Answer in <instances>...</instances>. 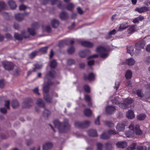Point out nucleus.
<instances>
[{"instance_id":"23","label":"nucleus","mask_w":150,"mask_h":150,"mask_svg":"<svg viewBox=\"0 0 150 150\" xmlns=\"http://www.w3.org/2000/svg\"><path fill=\"white\" fill-rule=\"evenodd\" d=\"M36 104L40 107L44 108L45 107V104L44 101L41 99H38L37 100Z\"/></svg>"},{"instance_id":"24","label":"nucleus","mask_w":150,"mask_h":150,"mask_svg":"<svg viewBox=\"0 0 150 150\" xmlns=\"http://www.w3.org/2000/svg\"><path fill=\"white\" fill-rule=\"evenodd\" d=\"M110 138V136L108 134L107 131L103 132L100 136L101 139H106Z\"/></svg>"},{"instance_id":"31","label":"nucleus","mask_w":150,"mask_h":150,"mask_svg":"<svg viewBox=\"0 0 150 150\" xmlns=\"http://www.w3.org/2000/svg\"><path fill=\"white\" fill-rule=\"evenodd\" d=\"M12 107L13 108H16L18 107L19 103L18 101L16 100H13L11 103Z\"/></svg>"},{"instance_id":"36","label":"nucleus","mask_w":150,"mask_h":150,"mask_svg":"<svg viewBox=\"0 0 150 150\" xmlns=\"http://www.w3.org/2000/svg\"><path fill=\"white\" fill-rule=\"evenodd\" d=\"M50 114V111L47 109H45L43 113V115L45 118H47L48 116Z\"/></svg>"},{"instance_id":"11","label":"nucleus","mask_w":150,"mask_h":150,"mask_svg":"<svg viewBox=\"0 0 150 150\" xmlns=\"http://www.w3.org/2000/svg\"><path fill=\"white\" fill-rule=\"evenodd\" d=\"M145 45V42L142 41L137 43L135 45L136 49L137 50L140 51L141 49L144 48Z\"/></svg>"},{"instance_id":"58","label":"nucleus","mask_w":150,"mask_h":150,"mask_svg":"<svg viewBox=\"0 0 150 150\" xmlns=\"http://www.w3.org/2000/svg\"><path fill=\"white\" fill-rule=\"evenodd\" d=\"M10 102L9 100H8L5 101V105L7 109H9L10 108Z\"/></svg>"},{"instance_id":"17","label":"nucleus","mask_w":150,"mask_h":150,"mask_svg":"<svg viewBox=\"0 0 150 150\" xmlns=\"http://www.w3.org/2000/svg\"><path fill=\"white\" fill-rule=\"evenodd\" d=\"M88 134L92 137H96L98 136L97 132L96 130L90 129L88 131Z\"/></svg>"},{"instance_id":"54","label":"nucleus","mask_w":150,"mask_h":150,"mask_svg":"<svg viewBox=\"0 0 150 150\" xmlns=\"http://www.w3.org/2000/svg\"><path fill=\"white\" fill-rule=\"evenodd\" d=\"M83 88L85 91L87 93H89L90 89L89 87L87 85H85L83 86Z\"/></svg>"},{"instance_id":"38","label":"nucleus","mask_w":150,"mask_h":150,"mask_svg":"<svg viewBox=\"0 0 150 150\" xmlns=\"http://www.w3.org/2000/svg\"><path fill=\"white\" fill-rule=\"evenodd\" d=\"M57 65V63L55 60L51 61L50 62V67L51 68H55Z\"/></svg>"},{"instance_id":"25","label":"nucleus","mask_w":150,"mask_h":150,"mask_svg":"<svg viewBox=\"0 0 150 150\" xmlns=\"http://www.w3.org/2000/svg\"><path fill=\"white\" fill-rule=\"evenodd\" d=\"M57 2H59L58 7L59 8H62V2L60 1L59 0H51V4L52 5H54Z\"/></svg>"},{"instance_id":"59","label":"nucleus","mask_w":150,"mask_h":150,"mask_svg":"<svg viewBox=\"0 0 150 150\" xmlns=\"http://www.w3.org/2000/svg\"><path fill=\"white\" fill-rule=\"evenodd\" d=\"M133 101V100L131 98H129L127 99H126L125 101V103H126L127 104V105L128 104H129L132 103Z\"/></svg>"},{"instance_id":"6","label":"nucleus","mask_w":150,"mask_h":150,"mask_svg":"<svg viewBox=\"0 0 150 150\" xmlns=\"http://www.w3.org/2000/svg\"><path fill=\"white\" fill-rule=\"evenodd\" d=\"M128 122L127 121H124L119 122L117 125L116 128L119 132L123 131L125 129V127L127 125Z\"/></svg>"},{"instance_id":"34","label":"nucleus","mask_w":150,"mask_h":150,"mask_svg":"<svg viewBox=\"0 0 150 150\" xmlns=\"http://www.w3.org/2000/svg\"><path fill=\"white\" fill-rule=\"evenodd\" d=\"M85 115L86 116H90L92 113V111L91 110L89 109L86 108L85 110L84 111Z\"/></svg>"},{"instance_id":"2","label":"nucleus","mask_w":150,"mask_h":150,"mask_svg":"<svg viewBox=\"0 0 150 150\" xmlns=\"http://www.w3.org/2000/svg\"><path fill=\"white\" fill-rule=\"evenodd\" d=\"M68 121L67 119H66L62 123L58 120H55L53 121V124L55 127H58L61 132L65 133L69 131L70 129V126Z\"/></svg>"},{"instance_id":"41","label":"nucleus","mask_w":150,"mask_h":150,"mask_svg":"<svg viewBox=\"0 0 150 150\" xmlns=\"http://www.w3.org/2000/svg\"><path fill=\"white\" fill-rule=\"evenodd\" d=\"M44 99L47 102L50 103L52 101V98H50L49 95L44 94Z\"/></svg>"},{"instance_id":"60","label":"nucleus","mask_w":150,"mask_h":150,"mask_svg":"<svg viewBox=\"0 0 150 150\" xmlns=\"http://www.w3.org/2000/svg\"><path fill=\"white\" fill-rule=\"evenodd\" d=\"M147 149L146 147L145 146H138L137 148V150H143L144 149L146 150Z\"/></svg>"},{"instance_id":"56","label":"nucleus","mask_w":150,"mask_h":150,"mask_svg":"<svg viewBox=\"0 0 150 150\" xmlns=\"http://www.w3.org/2000/svg\"><path fill=\"white\" fill-rule=\"evenodd\" d=\"M5 83V81L4 80H0V87L1 88H4Z\"/></svg>"},{"instance_id":"20","label":"nucleus","mask_w":150,"mask_h":150,"mask_svg":"<svg viewBox=\"0 0 150 150\" xmlns=\"http://www.w3.org/2000/svg\"><path fill=\"white\" fill-rule=\"evenodd\" d=\"M81 44L83 46L89 47H92L93 46L92 42L86 41L81 42Z\"/></svg>"},{"instance_id":"4","label":"nucleus","mask_w":150,"mask_h":150,"mask_svg":"<svg viewBox=\"0 0 150 150\" xmlns=\"http://www.w3.org/2000/svg\"><path fill=\"white\" fill-rule=\"evenodd\" d=\"M96 51L99 53L100 57L102 58L105 59L108 56L107 50L105 47L102 46L98 47Z\"/></svg>"},{"instance_id":"43","label":"nucleus","mask_w":150,"mask_h":150,"mask_svg":"<svg viewBox=\"0 0 150 150\" xmlns=\"http://www.w3.org/2000/svg\"><path fill=\"white\" fill-rule=\"evenodd\" d=\"M6 8V5L3 1H0V12Z\"/></svg>"},{"instance_id":"15","label":"nucleus","mask_w":150,"mask_h":150,"mask_svg":"<svg viewBox=\"0 0 150 150\" xmlns=\"http://www.w3.org/2000/svg\"><path fill=\"white\" fill-rule=\"evenodd\" d=\"M144 18V16L142 15H139L137 17L134 18L132 21V22L134 23H138L139 21H141Z\"/></svg>"},{"instance_id":"14","label":"nucleus","mask_w":150,"mask_h":150,"mask_svg":"<svg viewBox=\"0 0 150 150\" xmlns=\"http://www.w3.org/2000/svg\"><path fill=\"white\" fill-rule=\"evenodd\" d=\"M127 117L129 119H132L134 118L135 115L133 111L131 110H129L126 113Z\"/></svg>"},{"instance_id":"52","label":"nucleus","mask_w":150,"mask_h":150,"mask_svg":"<svg viewBox=\"0 0 150 150\" xmlns=\"http://www.w3.org/2000/svg\"><path fill=\"white\" fill-rule=\"evenodd\" d=\"M97 149L98 150H102V148L103 145L102 143L98 142L96 144Z\"/></svg>"},{"instance_id":"26","label":"nucleus","mask_w":150,"mask_h":150,"mask_svg":"<svg viewBox=\"0 0 150 150\" xmlns=\"http://www.w3.org/2000/svg\"><path fill=\"white\" fill-rule=\"evenodd\" d=\"M126 63L129 65L131 66L134 65L135 63L134 59L132 58H130L126 60Z\"/></svg>"},{"instance_id":"5","label":"nucleus","mask_w":150,"mask_h":150,"mask_svg":"<svg viewBox=\"0 0 150 150\" xmlns=\"http://www.w3.org/2000/svg\"><path fill=\"white\" fill-rule=\"evenodd\" d=\"M29 37V35L25 31H22L21 32V35L17 33H15L14 34L15 38L18 40H22L23 37L25 38H28Z\"/></svg>"},{"instance_id":"63","label":"nucleus","mask_w":150,"mask_h":150,"mask_svg":"<svg viewBox=\"0 0 150 150\" xmlns=\"http://www.w3.org/2000/svg\"><path fill=\"white\" fill-rule=\"evenodd\" d=\"M38 88L37 87H36L33 90V91L34 93L37 94L39 96L40 95V93L38 92Z\"/></svg>"},{"instance_id":"45","label":"nucleus","mask_w":150,"mask_h":150,"mask_svg":"<svg viewBox=\"0 0 150 150\" xmlns=\"http://www.w3.org/2000/svg\"><path fill=\"white\" fill-rule=\"evenodd\" d=\"M116 33V30L115 29H113L112 31L109 32L108 33V37H106L105 38L108 39L111 37V35H114Z\"/></svg>"},{"instance_id":"8","label":"nucleus","mask_w":150,"mask_h":150,"mask_svg":"<svg viewBox=\"0 0 150 150\" xmlns=\"http://www.w3.org/2000/svg\"><path fill=\"white\" fill-rule=\"evenodd\" d=\"M32 26L33 28H28V31L31 35L33 36L36 34L35 29L38 28V24L36 22L32 24Z\"/></svg>"},{"instance_id":"55","label":"nucleus","mask_w":150,"mask_h":150,"mask_svg":"<svg viewBox=\"0 0 150 150\" xmlns=\"http://www.w3.org/2000/svg\"><path fill=\"white\" fill-rule=\"evenodd\" d=\"M34 66L35 67L33 69V71H35L36 70L40 69L41 68V67L38 64L34 65Z\"/></svg>"},{"instance_id":"62","label":"nucleus","mask_w":150,"mask_h":150,"mask_svg":"<svg viewBox=\"0 0 150 150\" xmlns=\"http://www.w3.org/2000/svg\"><path fill=\"white\" fill-rule=\"evenodd\" d=\"M100 117V116H98L97 117V118L96 120L95 121V124L97 125H99L100 124L99 118Z\"/></svg>"},{"instance_id":"53","label":"nucleus","mask_w":150,"mask_h":150,"mask_svg":"<svg viewBox=\"0 0 150 150\" xmlns=\"http://www.w3.org/2000/svg\"><path fill=\"white\" fill-rule=\"evenodd\" d=\"M67 64L69 65H71L74 64L75 63V61L71 59H69L67 61Z\"/></svg>"},{"instance_id":"12","label":"nucleus","mask_w":150,"mask_h":150,"mask_svg":"<svg viewBox=\"0 0 150 150\" xmlns=\"http://www.w3.org/2000/svg\"><path fill=\"white\" fill-rule=\"evenodd\" d=\"M115 108L113 106H108L107 107L106 109V112L110 114H112L115 111Z\"/></svg>"},{"instance_id":"46","label":"nucleus","mask_w":150,"mask_h":150,"mask_svg":"<svg viewBox=\"0 0 150 150\" xmlns=\"http://www.w3.org/2000/svg\"><path fill=\"white\" fill-rule=\"evenodd\" d=\"M83 128L87 127L90 124V122L88 120H86L83 121Z\"/></svg>"},{"instance_id":"30","label":"nucleus","mask_w":150,"mask_h":150,"mask_svg":"<svg viewBox=\"0 0 150 150\" xmlns=\"http://www.w3.org/2000/svg\"><path fill=\"white\" fill-rule=\"evenodd\" d=\"M127 52L132 55L134 53V48L133 47L130 46L127 47Z\"/></svg>"},{"instance_id":"44","label":"nucleus","mask_w":150,"mask_h":150,"mask_svg":"<svg viewBox=\"0 0 150 150\" xmlns=\"http://www.w3.org/2000/svg\"><path fill=\"white\" fill-rule=\"evenodd\" d=\"M48 48V46H45L40 48L39 50L40 51L42 52V53H45L47 52V50Z\"/></svg>"},{"instance_id":"32","label":"nucleus","mask_w":150,"mask_h":150,"mask_svg":"<svg viewBox=\"0 0 150 150\" xmlns=\"http://www.w3.org/2000/svg\"><path fill=\"white\" fill-rule=\"evenodd\" d=\"M132 76V73L129 70L127 71L125 74L126 78L127 79H129L131 78Z\"/></svg>"},{"instance_id":"21","label":"nucleus","mask_w":150,"mask_h":150,"mask_svg":"<svg viewBox=\"0 0 150 150\" xmlns=\"http://www.w3.org/2000/svg\"><path fill=\"white\" fill-rule=\"evenodd\" d=\"M128 27L129 26L127 23H122L120 25L119 28L117 29V31H120L122 30L125 29Z\"/></svg>"},{"instance_id":"42","label":"nucleus","mask_w":150,"mask_h":150,"mask_svg":"<svg viewBox=\"0 0 150 150\" xmlns=\"http://www.w3.org/2000/svg\"><path fill=\"white\" fill-rule=\"evenodd\" d=\"M119 106L122 109H125L128 108V105L125 103H119Z\"/></svg>"},{"instance_id":"22","label":"nucleus","mask_w":150,"mask_h":150,"mask_svg":"<svg viewBox=\"0 0 150 150\" xmlns=\"http://www.w3.org/2000/svg\"><path fill=\"white\" fill-rule=\"evenodd\" d=\"M8 4L11 8L12 9H15L16 7V3L12 0L9 1L8 2Z\"/></svg>"},{"instance_id":"7","label":"nucleus","mask_w":150,"mask_h":150,"mask_svg":"<svg viewBox=\"0 0 150 150\" xmlns=\"http://www.w3.org/2000/svg\"><path fill=\"white\" fill-rule=\"evenodd\" d=\"M2 63L5 69L8 71L12 69L14 66L13 63L11 62H3Z\"/></svg>"},{"instance_id":"27","label":"nucleus","mask_w":150,"mask_h":150,"mask_svg":"<svg viewBox=\"0 0 150 150\" xmlns=\"http://www.w3.org/2000/svg\"><path fill=\"white\" fill-rule=\"evenodd\" d=\"M90 52L88 50L82 51L79 52V55L80 57L82 58L84 57Z\"/></svg>"},{"instance_id":"9","label":"nucleus","mask_w":150,"mask_h":150,"mask_svg":"<svg viewBox=\"0 0 150 150\" xmlns=\"http://www.w3.org/2000/svg\"><path fill=\"white\" fill-rule=\"evenodd\" d=\"M74 41L73 40H71L70 41L68 40H61L59 42V45L60 47H62L64 45H71L74 43Z\"/></svg>"},{"instance_id":"61","label":"nucleus","mask_w":150,"mask_h":150,"mask_svg":"<svg viewBox=\"0 0 150 150\" xmlns=\"http://www.w3.org/2000/svg\"><path fill=\"white\" fill-rule=\"evenodd\" d=\"M50 0H40V2L41 4L45 5L47 4Z\"/></svg>"},{"instance_id":"29","label":"nucleus","mask_w":150,"mask_h":150,"mask_svg":"<svg viewBox=\"0 0 150 150\" xmlns=\"http://www.w3.org/2000/svg\"><path fill=\"white\" fill-rule=\"evenodd\" d=\"M59 16L61 19L64 20L68 18V15L67 13L63 12L60 13Z\"/></svg>"},{"instance_id":"3","label":"nucleus","mask_w":150,"mask_h":150,"mask_svg":"<svg viewBox=\"0 0 150 150\" xmlns=\"http://www.w3.org/2000/svg\"><path fill=\"white\" fill-rule=\"evenodd\" d=\"M129 130L126 132L125 134L126 137H132L134 135L135 132L136 134L140 135L142 133V131L140 130L139 126L136 125L134 127L133 124H130L129 126Z\"/></svg>"},{"instance_id":"13","label":"nucleus","mask_w":150,"mask_h":150,"mask_svg":"<svg viewBox=\"0 0 150 150\" xmlns=\"http://www.w3.org/2000/svg\"><path fill=\"white\" fill-rule=\"evenodd\" d=\"M53 146V144L50 142L45 143L43 145L42 149L43 150H48L51 149Z\"/></svg>"},{"instance_id":"1","label":"nucleus","mask_w":150,"mask_h":150,"mask_svg":"<svg viewBox=\"0 0 150 150\" xmlns=\"http://www.w3.org/2000/svg\"><path fill=\"white\" fill-rule=\"evenodd\" d=\"M55 72L54 70H51L47 74L44 79L45 83L46 85L43 87V91L45 93V95L47 94L49 92V86L53 83L51 81V79L54 78Z\"/></svg>"},{"instance_id":"19","label":"nucleus","mask_w":150,"mask_h":150,"mask_svg":"<svg viewBox=\"0 0 150 150\" xmlns=\"http://www.w3.org/2000/svg\"><path fill=\"white\" fill-rule=\"evenodd\" d=\"M116 146L118 147L124 148L127 146V143L124 141L117 142L116 144Z\"/></svg>"},{"instance_id":"50","label":"nucleus","mask_w":150,"mask_h":150,"mask_svg":"<svg viewBox=\"0 0 150 150\" xmlns=\"http://www.w3.org/2000/svg\"><path fill=\"white\" fill-rule=\"evenodd\" d=\"M137 145L136 143H132V144L130 146L128 147V150H133L135 149V147Z\"/></svg>"},{"instance_id":"10","label":"nucleus","mask_w":150,"mask_h":150,"mask_svg":"<svg viewBox=\"0 0 150 150\" xmlns=\"http://www.w3.org/2000/svg\"><path fill=\"white\" fill-rule=\"evenodd\" d=\"M135 11L139 13H142L150 11V7L148 6H142L141 7H137L135 9Z\"/></svg>"},{"instance_id":"48","label":"nucleus","mask_w":150,"mask_h":150,"mask_svg":"<svg viewBox=\"0 0 150 150\" xmlns=\"http://www.w3.org/2000/svg\"><path fill=\"white\" fill-rule=\"evenodd\" d=\"M75 51L74 48L73 47H69L67 50V52L69 54H72Z\"/></svg>"},{"instance_id":"28","label":"nucleus","mask_w":150,"mask_h":150,"mask_svg":"<svg viewBox=\"0 0 150 150\" xmlns=\"http://www.w3.org/2000/svg\"><path fill=\"white\" fill-rule=\"evenodd\" d=\"M84 78L86 80L88 79L90 81L93 80L94 79L95 75L93 73H91L89 74L88 77L85 76Z\"/></svg>"},{"instance_id":"47","label":"nucleus","mask_w":150,"mask_h":150,"mask_svg":"<svg viewBox=\"0 0 150 150\" xmlns=\"http://www.w3.org/2000/svg\"><path fill=\"white\" fill-rule=\"evenodd\" d=\"M137 94L138 96L140 97H143L144 96V94L143 93L142 90L140 89L138 90L137 91Z\"/></svg>"},{"instance_id":"37","label":"nucleus","mask_w":150,"mask_h":150,"mask_svg":"<svg viewBox=\"0 0 150 150\" xmlns=\"http://www.w3.org/2000/svg\"><path fill=\"white\" fill-rule=\"evenodd\" d=\"M107 132L108 134L110 136V137L111 135H115L117 134L118 133L115 130H113L110 129Z\"/></svg>"},{"instance_id":"33","label":"nucleus","mask_w":150,"mask_h":150,"mask_svg":"<svg viewBox=\"0 0 150 150\" xmlns=\"http://www.w3.org/2000/svg\"><path fill=\"white\" fill-rule=\"evenodd\" d=\"M136 25H133L131 26L128 29V30L129 33H132L134 32L136 30Z\"/></svg>"},{"instance_id":"64","label":"nucleus","mask_w":150,"mask_h":150,"mask_svg":"<svg viewBox=\"0 0 150 150\" xmlns=\"http://www.w3.org/2000/svg\"><path fill=\"white\" fill-rule=\"evenodd\" d=\"M106 149L108 150V149H110L111 148V144L109 142H108L106 143Z\"/></svg>"},{"instance_id":"40","label":"nucleus","mask_w":150,"mask_h":150,"mask_svg":"<svg viewBox=\"0 0 150 150\" xmlns=\"http://www.w3.org/2000/svg\"><path fill=\"white\" fill-rule=\"evenodd\" d=\"M75 6L72 3H70L68 4L67 6V8L70 11H72L74 7Z\"/></svg>"},{"instance_id":"57","label":"nucleus","mask_w":150,"mask_h":150,"mask_svg":"<svg viewBox=\"0 0 150 150\" xmlns=\"http://www.w3.org/2000/svg\"><path fill=\"white\" fill-rule=\"evenodd\" d=\"M77 10L78 13L80 15L83 14L84 13L83 11L80 7H78L77 8Z\"/></svg>"},{"instance_id":"18","label":"nucleus","mask_w":150,"mask_h":150,"mask_svg":"<svg viewBox=\"0 0 150 150\" xmlns=\"http://www.w3.org/2000/svg\"><path fill=\"white\" fill-rule=\"evenodd\" d=\"M59 23V21L56 19H53L51 21L52 25L53 28H54L58 27Z\"/></svg>"},{"instance_id":"35","label":"nucleus","mask_w":150,"mask_h":150,"mask_svg":"<svg viewBox=\"0 0 150 150\" xmlns=\"http://www.w3.org/2000/svg\"><path fill=\"white\" fill-rule=\"evenodd\" d=\"M146 115L144 114H141L138 115L137 116V119L139 120H144L146 118Z\"/></svg>"},{"instance_id":"51","label":"nucleus","mask_w":150,"mask_h":150,"mask_svg":"<svg viewBox=\"0 0 150 150\" xmlns=\"http://www.w3.org/2000/svg\"><path fill=\"white\" fill-rule=\"evenodd\" d=\"M38 53V52L35 51L29 54V57L31 58L35 57L36 55Z\"/></svg>"},{"instance_id":"49","label":"nucleus","mask_w":150,"mask_h":150,"mask_svg":"<svg viewBox=\"0 0 150 150\" xmlns=\"http://www.w3.org/2000/svg\"><path fill=\"white\" fill-rule=\"evenodd\" d=\"M105 124L106 126L109 127H113L114 125V123L111 122L106 121L105 122Z\"/></svg>"},{"instance_id":"39","label":"nucleus","mask_w":150,"mask_h":150,"mask_svg":"<svg viewBox=\"0 0 150 150\" xmlns=\"http://www.w3.org/2000/svg\"><path fill=\"white\" fill-rule=\"evenodd\" d=\"M83 122H76L75 123L74 126L76 127L83 128Z\"/></svg>"},{"instance_id":"16","label":"nucleus","mask_w":150,"mask_h":150,"mask_svg":"<svg viewBox=\"0 0 150 150\" xmlns=\"http://www.w3.org/2000/svg\"><path fill=\"white\" fill-rule=\"evenodd\" d=\"M24 15L23 14L18 13L15 15V17L16 20L18 21H22L24 18Z\"/></svg>"}]
</instances>
